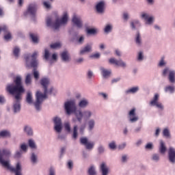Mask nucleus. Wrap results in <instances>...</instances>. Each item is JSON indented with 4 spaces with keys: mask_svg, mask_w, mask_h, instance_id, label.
Segmentation results:
<instances>
[{
    "mask_svg": "<svg viewBox=\"0 0 175 175\" xmlns=\"http://www.w3.org/2000/svg\"><path fill=\"white\" fill-rule=\"evenodd\" d=\"M64 129L66 131V132L70 133V132L71 131V129H70V123H69V122L64 123Z\"/></svg>",
    "mask_w": 175,
    "mask_h": 175,
    "instance_id": "51",
    "label": "nucleus"
},
{
    "mask_svg": "<svg viewBox=\"0 0 175 175\" xmlns=\"http://www.w3.org/2000/svg\"><path fill=\"white\" fill-rule=\"evenodd\" d=\"M77 129H79V127L77 126V124L74 125L73 134H72V137L74 139H77Z\"/></svg>",
    "mask_w": 175,
    "mask_h": 175,
    "instance_id": "45",
    "label": "nucleus"
},
{
    "mask_svg": "<svg viewBox=\"0 0 175 175\" xmlns=\"http://www.w3.org/2000/svg\"><path fill=\"white\" fill-rule=\"evenodd\" d=\"M92 51V43L87 44L83 48H82L79 52V55H84Z\"/></svg>",
    "mask_w": 175,
    "mask_h": 175,
    "instance_id": "19",
    "label": "nucleus"
},
{
    "mask_svg": "<svg viewBox=\"0 0 175 175\" xmlns=\"http://www.w3.org/2000/svg\"><path fill=\"white\" fill-rule=\"evenodd\" d=\"M43 5L46 9H50V8H51V5L49 1H44Z\"/></svg>",
    "mask_w": 175,
    "mask_h": 175,
    "instance_id": "62",
    "label": "nucleus"
},
{
    "mask_svg": "<svg viewBox=\"0 0 175 175\" xmlns=\"http://www.w3.org/2000/svg\"><path fill=\"white\" fill-rule=\"evenodd\" d=\"M44 58L46 61H49V59L50 58V52L49 51V49H45V50H44Z\"/></svg>",
    "mask_w": 175,
    "mask_h": 175,
    "instance_id": "48",
    "label": "nucleus"
},
{
    "mask_svg": "<svg viewBox=\"0 0 175 175\" xmlns=\"http://www.w3.org/2000/svg\"><path fill=\"white\" fill-rule=\"evenodd\" d=\"M23 155V152L21 150H17L15 153V158H21Z\"/></svg>",
    "mask_w": 175,
    "mask_h": 175,
    "instance_id": "58",
    "label": "nucleus"
},
{
    "mask_svg": "<svg viewBox=\"0 0 175 175\" xmlns=\"http://www.w3.org/2000/svg\"><path fill=\"white\" fill-rule=\"evenodd\" d=\"M108 147L109 148V150H116L117 148V144L116 143V141H112L111 142L109 145Z\"/></svg>",
    "mask_w": 175,
    "mask_h": 175,
    "instance_id": "41",
    "label": "nucleus"
},
{
    "mask_svg": "<svg viewBox=\"0 0 175 175\" xmlns=\"http://www.w3.org/2000/svg\"><path fill=\"white\" fill-rule=\"evenodd\" d=\"M87 75H88V79H92V77L94 76V72L91 70H89L88 71Z\"/></svg>",
    "mask_w": 175,
    "mask_h": 175,
    "instance_id": "61",
    "label": "nucleus"
},
{
    "mask_svg": "<svg viewBox=\"0 0 175 175\" xmlns=\"http://www.w3.org/2000/svg\"><path fill=\"white\" fill-rule=\"evenodd\" d=\"M66 151V147H62L60 150V157H63Z\"/></svg>",
    "mask_w": 175,
    "mask_h": 175,
    "instance_id": "64",
    "label": "nucleus"
},
{
    "mask_svg": "<svg viewBox=\"0 0 175 175\" xmlns=\"http://www.w3.org/2000/svg\"><path fill=\"white\" fill-rule=\"evenodd\" d=\"M150 159L152 162L158 163L161 161V154L159 153H153L150 157Z\"/></svg>",
    "mask_w": 175,
    "mask_h": 175,
    "instance_id": "28",
    "label": "nucleus"
},
{
    "mask_svg": "<svg viewBox=\"0 0 175 175\" xmlns=\"http://www.w3.org/2000/svg\"><path fill=\"white\" fill-rule=\"evenodd\" d=\"M72 23L77 28H83V20L80 16H77V15H74L72 19Z\"/></svg>",
    "mask_w": 175,
    "mask_h": 175,
    "instance_id": "15",
    "label": "nucleus"
},
{
    "mask_svg": "<svg viewBox=\"0 0 175 175\" xmlns=\"http://www.w3.org/2000/svg\"><path fill=\"white\" fill-rule=\"evenodd\" d=\"M128 159H129L128 154L122 155L121 162H122V163H126V162H128Z\"/></svg>",
    "mask_w": 175,
    "mask_h": 175,
    "instance_id": "50",
    "label": "nucleus"
},
{
    "mask_svg": "<svg viewBox=\"0 0 175 175\" xmlns=\"http://www.w3.org/2000/svg\"><path fill=\"white\" fill-rule=\"evenodd\" d=\"M140 17L142 20H144L146 25H151V24L154 23V16H150V14L147 12H142Z\"/></svg>",
    "mask_w": 175,
    "mask_h": 175,
    "instance_id": "13",
    "label": "nucleus"
},
{
    "mask_svg": "<svg viewBox=\"0 0 175 175\" xmlns=\"http://www.w3.org/2000/svg\"><path fill=\"white\" fill-rule=\"evenodd\" d=\"M129 121L131 124H135L139 121V116L136 114V108H133L129 111Z\"/></svg>",
    "mask_w": 175,
    "mask_h": 175,
    "instance_id": "12",
    "label": "nucleus"
},
{
    "mask_svg": "<svg viewBox=\"0 0 175 175\" xmlns=\"http://www.w3.org/2000/svg\"><path fill=\"white\" fill-rule=\"evenodd\" d=\"M28 146L31 150H37L38 145H36V142L33 139H29L28 140Z\"/></svg>",
    "mask_w": 175,
    "mask_h": 175,
    "instance_id": "32",
    "label": "nucleus"
},
{
    "mask_svg": "<svg viewBox=\"0 0 175 175\" xmlns=\"http://www.w3.org/2000/svg\"><path fill=\"white\" fill-rule=\"evenodd\" d=\"M168 161L170 163L174 165L175 163V148L170 147L168 150Z\"/></svg>",
    "mask_w": 175,
    "mask_h": 175,
    "instance_id": "16",
    "label": "nucleus"
},
{
    "mask_svg": "<svg viewBox=\"0 0 175 175\" xmlns=\"http://www.w3.org/2000/svg\"><path fill=\"white\" fill-rule=\"evenodd\" d=\"M26 102L29 105H32V103H33V98L32 97V92L31 91H27V92Z\"/></svg>",
    "mask_w": 175,
    "mask_h": 175,
    "instance_id": "27",
    "label": "nucleus"
},
{
    "mask_svg": "<svg viewBox=\"0 0 175 175\" xmlns=\"http://www.w3.org/2000/svg\"><path fill=\"white\" fill-rule=\"evenodd\" d=\"M61 47V43L56 42L51 44V49H59Z\"/></svg>",
    "mask_w": 175,
    "mask_h": 175,
    "instance_id": "52",
    "label": "nucleus"
},
{
    "mask_svg": "<svg viewBox=\"0 0 175 175\" xmlns=\"http://www.w3.org/2000/svg\"><path fill=\"white\" fill-rule=\"evenodd\" d=\"M64 109L68 116L74 114L75 118H72V122H76V121L81 122L83 120H84L85 121H88V131H92L94 128H95L97 117L96 112L90 109H85L83 111L77 109V107H76V100L75 99L66 102L64 103Z\"/></svg>",
    "mask_w": 175,
    "mask_h": 175,
    "instance_id": "1",
    "label": "nucleus"
},
{
    "mask_svg": "<svg viewBox=\"0 0 175 175\" xmlns=\"http://www.w3.org/2000/svg\"><path fill=\"white\" fill-rule=\"evenodd\" d=\"M79 142L81 146H84L85 150H88V151H92L94 147H95V142L88 141L87 137H81Z\"/></svg>",
    "mask_w": 175,
    "mask_h": 175,
    "instance_id": "8",
    "label": "nucleus"
},
{
    "mask_svg": "<svg viewBox=\"0 0 175 175\" xmlns=\"http://www.w3.org/2000/svg\"><path fill=\"white\" fill-rule=\"evenodd\" d=\"M39 53L38 51H34L32 55L31 53H27L24 55V58L26 62V66L27 68H33V77L36 80L39 79V72L36 70L38 67V55Z\"/></svg>",
    "mask_w": 175,
    "mask_h": 175,
    "instance_id": "5",
    "label": "nucleus"
},
{
    "mask_svg": "<svg viewBox=\"0 0 175 175\" xmlns=\"http://www.w3.org/2000/svg\"><path fill=\"white\" fill-rule=\"evenodd\" d=\"M90 105V101L87 100V98H83L81 100L78 104L79 107H81V109H85L87 106Z\"/></svg>",
    "mask_w": 175,
    "mask_h": 175,
    "instance_id": "25",
    "label": "nucleus"
},
{
    "mask_svg": "<svg viewBox=\"0 0 175 175\" xmlns=\"http://www.w3.org/2000/svg\"><path fill=\"white\" fill-rule=\"evenodd\" d=\"M30 161L31 163H38V154L34 152H32L30 155Z\"/></svg>",
    "mask_w": 175,
    "mask_h": 175,
    "instance_id": "34",
    "label": "nucleus"
},
{
    "mask_svg": "<svg viewBox=\"0 0 175 175\" xmlns=\"http://www.w3.org/2000/svg\"><path fill=\"white\" fill-rule=\"evenodd\" d=\"M6 90L11 95H15V100L12 104V111L14 114L20 113V111H21V95L25 92V89L21 81V76H16L14 79V83L8 84Z\"/></svg>",
    "mask_w": 175,
    "mask_h": 175,
    "instance_id": "2",
    "label": "nucleus"
},
{
    "mask_svg": "<svg viewBox=\"0 0 175 175\" xmlns=\"http://www.w3.org/2000/svg\"><path fill=\"white\" fill-rule=\"evenodd\" d=\"M110 65H115V66H121L122 68H126V63L122 59H117L115 57H111L109 59Z\"/></svg>",
    "mask_w": 175,
    "mask_h": 175,
    "instance_id": "14",
    "label": "nucleus"
},
{
    "mask_svg": "<svg viewBox=\"0 0 175 175\" xmlns=\"http://www.w3.org/2000/svg\"><path fill=\"white\" fill-rule=\"evenodd\" d=\"M141 24H140V21H139L138 20H135L131 22V29H136L137 28H139V27H141Z\"/></svg>",
    "mask_w": 175,
    "mask_h": 175,
    "instance_id": "31",
    "label": "nucleus"
},
{
    "mask_svg": "<svg viewBox=\"0 0 175 175\" xmlns=\"http://www.w3.org/2000/svg\"><path fill=\"white\" fill-rule=\"evenodd\" d=\"M3 139H9L12 137V133L9 131V130H3L0 131V138Z\"/></svg>",
    "mask_w": 175,
    "mask_h": 175,
    "instance_id": "24",
    "label": "nucleus"
},
{
    "mask_svg": "<svg viewBox=\"0 0 175 175\" xmlns=\"http://www.w3.org/2000/svg\"><path fill=\"white\" fill-rule=\"evenodd\" d=\"M159 133H161V129L159 127H157L154 132V136L155 137H159Z\"/></svg>",
    "mask_w": 175,
    "mask_h": 175,
    "instance_id": "59",
    "label": "nucleus"
},
{
    "mask_svg": "<svg viewBox=\"0 0 175 175\" xmlns=\"http://www.w3.org/2000/svg\"><path fill=\"white\" fill-rule=\"evenodd\" d=\"M98 153L100 154H105V146L102 144L98 145L97 148Z\"/></svg>",
    "mask_w": 175,
    "mask_h": 175,
    "instance_id": "42",
    "label": "nucleus"
},
{
    "mask_svg": "<svg viewBox=\"0 0 175 175\" xmlns=\"http://www.w3.org/2000/svg\"><path fill=\"white\" fill-rule=\"evenodd\" d=\"M159 68H163L166 66V61H165V57H161L158 64Z\"/></svg>",
    "mask_w": 175,
    "mask_h": 175,
    "instance_id": "43",
    "label": "nucleus"
},
{
    "mask_svg": "<svg viewBox=\"0 0 175 175\" xmlns=\"http://www.w3.org/2000/svg\"><path fill=\"white\" fill-rule=\"evenodd\" d=\"M162 134L163 137H165V139H172V134L170 133V130L169 128L163 129Z\"/></svg>",
    "mask_w": 175,
    "mask_h": 175,
    "instance_id": "29",
    "label": "nucleus"
},
{
    "mask_svg": "<svg viewBox=\"0 0 175 175\" xmlns=\"http://www.w3.org/2000/svg\"><path fill=\"white\" fill-rule=\"evenodd\" d=\"M159 152L160 154H165L166 152V146L163 140L160 141V146L159 147Z\"/></svg>",
    "mask_w": 175,
    "mask_h": 175,
    "instance_id": "30",
    "label": "nucleus"
},
{
    "mask_svg": "<svg viewBox=\"0 0 175 175\" xmlns=\"http://www.w3.org/2000/svg\"><path fill=\"white\" fill-rule=\"evenodd\" d=\"M85 124H83L79 126V133H81V135H83V133H84V131H85Z\"/></svg>",
    "mask_w": 175,
    "mask_h": 175,
    "instance_id": "53",
    "label": "nucleus"
},
{
    "mask_svg": "<svg viewBox=\"0 0 175 175\" xmlns=\"http://www.w3.org/2000/svg\"><path fill=\"white\" fill-rule=\"evenodd\" d=\"M112 29H113V25L108 24L104 28V32L105 33H110V32L112 31Z\"/></svg>",
    "mask_w": 175,
    "mask_h": 175,
    "instance_id": "38",
    "label": "nucleus"
},
{
    "mask_svg": "<svg viewBox=\"0 0 175 175\" xmlns=\"http://www.w3.org/2000/svg\"><path fill=\"white\" fill-rule=\"evenodd\" d=\"M20 148L22 152H27L28 151V146L25 144H21Z\"/></svg>",
    "mask_w": 175,
    "mask_h": 175,
    "instance_id": "44",
    "label": "nucleus"
},
{
    "mask_svg": "<svg viewBox=\"0 0 175 175\" xmlns=\"http://www.w3.org/2000/svg\"><path fill=\"white\" fill-rule=\"evenodd\" d=\"M145 148H146V150H152V148H154V145H153L152 143H151V142L148 143V144L145 146Z\"/></svg>",
    "mask_w": 175,
    "mask_h": 175,
    "instance_id": "55",
    "label": "nucleus"
},
{
    "mask_svg": "<svg viewBox=\"0 0 175 175\" xmlns=\"http://www.w3.org/2000/svg\"><path fill=\"white\" fill-rule=\"evenodd\" d=\"M13 54L14 57H18V54H20V47L15 46L13 49Z\"/></svg>",
    "mask_w": 175,
    "mask_h": 175,
    "instance_id": "47",
    "label": "nucleus"
},
{
    "mask_svg": "<svg viewBox=\"0 0 175 175\" xmlns=\"http://www.w3.org/2000/svg\"><path fill=\"white\" fill-rule=\"evenodd\" d=\"M141 131H142V126H137L135 129H134L133 132L135 133H139L141 132Z\"/></svg>",
    "mask_w": 175,
    "mask_h": 175,
    "instance_id": "63",
    "label": "nucleus"
},
{
    "mask_svg": "<svg viewBox=\"0 0 175 175\" xmlns=\"http://www.w3.org/2000/svg\"><path fill=\"white\" fill-rule=\"evenodd\" d=\"M88 35H96L98 33V29L91 28L87 30Z\"/></svg>",
    "mask_w": 175,
    "mask_h": 175,
    "instance_id": "40",
    "label": "nucleus"
},
{
    "mask_svg": "<svg viewBox=\"0 0 175 175\" xmlns=\"http://www.w3.org/2000/svg\"><path fill=\"white\" fill-rule=\"evenodd\" d=\"M60 57L62 62H70V53L68 51H64L60 53Z\"/></svg>",
    "mask_w": 175,
    "mask_h": 175,
    "instance_id": "17",
    "label": "nucleus"
},
{
    "mask_svg": "<svg viewBox=\"0 0 175 175\" xmlns=\"http://www.w3.org/2000/svg\"><path fill=\"white\" fill-rule=\"evenodd\" d=\"M30 38L31 39L33 43L37 44V43H39V39H38V36L36 34L31 33L29 34Z\"/></svg>",
    "mask_w": 175,
    "mask_h": 175,
    "instance_id": "37",
    "label": "nucleus"
},
{
    "mask_svg": "<svg viewBox=\"0 0 175 175\" xmlns=\"http://www.w3.org/2000/svg\"><path fill=\"white\" fill-rule=\"evenodd\" d=\"M32 74H27L25 78V83L27 85H29L31 83Z\"/></svg>",
    "mask_w": 175,
    "mask_h": 175,
    "instance_id": "39",
    "label": "nucleus"
},
{
    "mask_svg": "<svg viewBox=\"0 0 175 175\" xmlns=\"http://www.w3.org/2000/svg\"><path fill=\"white\" fill-rule=\"evenodd\" d=\"M48 175H57L55 168L54 167H51L49 168Z\"/></svg>",
    "mask_w": 175,
    "mask_h": 175,
    "instance_id": "49",
    "label": "nucleus"
},
{
    "mask_svg": "<svg viewBox=\"0 0 175 175\" xmlns=\"http://www.w3.org/2000/svg\"><path fill=\"white\" fill-rule=\"evenodd\" d=\"M36 12H38V5L31 3L28 5L27 11L24 12V16L35 17L36 16Z\"/></svg>",
    "mask_w": 175,
    "mask_h": 175,
    "instance_id": "10",
    "label": "nucleus"
},
{
    "mask_svg": "<svg viewBox=\"0 0 175 175\" xmlns=\"http://www.w3.org/2000/svg\"><path fill=\"white\" fill-rule=\"evenodd\" d=\"M100 171L101 172L102 175L109 174V167L105 163H102L100 165Z\"/></svg>",
    "mask_w": 175,
    "mask_h": 175,
    "instance_id": "23",
    "label": "nucleus"
},
{
    "mask_svg": "<svg viewBox=\"0 0 175 175\" xmlns=\"http://www.w3.org/2000/svg\"><path fill=\"white\" fill-rule=\"evenodd\" d=\"M5 32H7L8 33L4 36V39L7 42H9V40H10V39H12V34L8 32V30Z\"/></svg>",
    "mask_w": 175,
    "mask_h": 175,
    "instance_id": "54",
    "label": "nucleus"
},
{
    "mask_svg": "<svg viewBox=\"0 0 175 175\" xmlns=\"http://www.w3.org/2000/svg\"><path fill=\"white\" fill-rule=\"evenodd\" d=\"M164 91H165V92H169V94H174L175 87L173 85H167L164 88Z\"/></svg>",
    "mask_w": 175,
    "mask_h": 175,
    "instance_id": "33",
    "label": "nucleus"
},
{
    "mask_svg": "<svg viewBox=\"0 0 175 175\" xmlns=\"http://www.w3.org/2000/svg\"><path fill=\"white\" fill-rule=\"evenodd\" d=\"M6 102V99H5V96L3 95H0V105H3Z\"/></svg>",
    "mask_w": 175,
    "mask_h": 175,
    "instance_id": "60",
    "label": "nucleus"
},
{
    "mask_svg": "<svg viewBox=\"0 0 175 175\" xmlns=\"http://www.w3.org/2000/svg\"><path fill=\"white\" fill-rule=\"evenodd\" d=\"M23 131L27 136H33V130L31 126L26 125L24 126Z\"/></svg>",
    "mask_w": 175,
    "mask_h": 175,
    "instance_id": "26",
    "label": "nucleus"
},
{
    "mask_svg": "<svg viewBox=\"0 0 175 175\" xmlns=\"http://www.w3.org/2000/svg\"><path fill=\"white\" fill-rule=\"evenodd\" d=\"M135 44L138 46V47H142L143 44V38H142V34H140L139 31H137L135 33Z\"/></svg>",
    "mask_w": 175,
    "mask_h": 175,
    "instance_id": "21",
    "label": "nucleus"
},
{
    "mask_svg": "<svg viewBox=\"0 0 175 175\" xmlns=\"http://www.w3.org/2000/svg\"><path fill=\"white\" fill-rule=\"evenodd\" d=\"M140 90V88L139 86H135V87H133V88H131L126 90H125V94L126 95H129V94H137V92H139Z\"/></svg>",
    "mask_w": 175,
    "mask_h": 175,
    "instance_id": "22",
    "label": "nucleus"
},
{
    "mask_svg": "<svg viewBox=\"0 0 175 175\" xmlns=\"http://www.w3.org/2000/svg\"><path fill=\"white\" fill-rule=\"evenodd\" d=\"M40 84H41L43 90L44 94L40 91H37L36 94V102L34 103V106L37 111H40V106L43 103L44 99H47V95H51L53 91H54V88L51 87L49 88L50 85V79L48 77H43L40 81Z\"/></svg>",
    "mask_w": 175,
    "mask_h": 175,
    "instance_id": "3",
    "label": "nucleus"
},
{
    "mask_svg": "<svg viewBox=\"0 0 175 175\" xmlns=\"http://www.w3.org/2000/svg\"><path fill=\"white\" fill-rule=\"evenodd\" d=\"M88 173L89 175H96V168L95 165H91L88 168Z\"/></svg>",
    "mask_w": 175,
    "mask_h": 175,
    "instance_id": "35",
    "label": "nucleus"
},
{
    "mask_svg": "<svg viewBox=\"0 0 175 175\" xmlns=\"http://www.w3.org/2000/svg\"><path fill=\"white\" fill-rule=\"evenodd\" d=\"M84 36H81L77 39V43L78 44H83L84 43Z\"/></svg>",
    "mask_w": 175,
    "mask_h": 175,
    "instance_id": "56",
    "label": "nucleus"
},
{
    "mask_svg": "<svg viewBox=\"0 0 175 175\" xmlns=\"http://www.w3.org/2000/svg\"><path fill=\"white\" fill-rule=\"evenodd\" d=\"M52 121L54 125V130L57 133H61L62 132V120L58 116L53 118Z\"/></svg>",
    "mask_w": 175,
    "mask_h": 175,
    "instance_id": "9",
    "label": "nucleus"
},
{
    "mask_svg": "<svg viewBox=\"0 0 175 175\" xmlns=\"http://www.w3.org/2000/svg\"><path fill=\"white\" fill-rule=\"evenodd\" d=\"M66 167L68 169V170H73V161L68 160L66 163Z\"/></svg>",
    "mask_w": 175,
    "mask_h": 175,
    "instance_id": "46",
    "label": "nucleus"
},
{
    "mask_svg": "<svg viewBox=\"0 0 175 175\" xmlns=\"http://www.w3.org/2000/svg\"><path fill=\"white\" fill-rule=\"evenodd\" d=\"M144 59V53L143 51H140L138 52L137 55V61L138 62H142Z\"/></svg>",
    "mask_w": 175,
    "mask_h": 175,
    "instance_id": "36",
    "label": "nucleus"
},
{
    "mask_svg": "<svg viewBox=\"0 0 175 175\" xmlns=\"http://www.w3.org/2000/svg\"><path fill=\"white\" fill-rule=\"evenodd\" d=\"M161 76L163 77H166L167 76L168 81L171 84H175V70L170 69L169 67H165L161 72Z\"/></svg>",
    "mask_w": 175,
    "mask_h": 175,
    "instance_id": "7",
    "label": "nucleus"
},
{
    "mask_svg": "<svg viewBox=\"0 0 175 175\" xmlns=\"http://www.w3.org/2000/svg\"><path fill=\"white\" fill-rule=\"evenodd\" d=\"M96 12H97L98 14L105 13V1H100L96 5Z\"/></svg>",
    "mask_w": 175,
    "mask_h": 175,
    "instance_id": "20",
    "label": "nucleus"
},
{
    "mask_svg": "<svg viewBox=\"0 0 175 175\" xmlns=\"http://www.w3.org/2000/svg\"><path fill=\"white\" fill-rule=\"evenodd\" d=\"M158 100H159V94H155L153 98L150 102V105L155 107L159 109V110H161L162 111L165 109V107L163 106L162 103H159Z\"/></svg>",
    "mask_w": 175,
    "mask_h": 175,
    "instance_id": "11",
    "label": "nucleus"
},
{
    "mask_svg": "<svg viewBox=\"0 0 175 175\" xmlns=\"http://www.w3.org/2000/svg\"><path fill=\"white\" fill-rule=\"evenodd\" d=\"M126 147V142H123L118 146V150H122Z\"/></svg>",
    "mask_w": 175,
    "mask_h": 175,
    "instance_id": "57",
    "label": "nucleus"
},
{
    "mask_svg": "<svg viewBox=\"0 0 175 175\" xmlns=\"http://www.w3.org/2000/svg\"><path fill=\"white\" fill-rule=\"evenodd\" d=\"M68 12H64L63 14V16L62 18H57L55 21H53V19H51V17L48 16L46 18V25L47 27H51V28H53V29H59V27L61 25H64L68 23Z\"/></svg>",
    "mask_w": 175,
    "mask_h": 175,
    "instance_id": "6",
    "label": "nucleus"
},
{
    "mask_svg": "<svg viewBox=\"0 0 175 175\" xmlns=\"http://www.w3.org/2000/svg\"><path fill=\"white\" fill-rule=\"evenodd\" d=\"M99 69L100 75L103 76V79H109V77H110V75H111V70H107L103 66H100Z\"/></svg>",
    "mask_w": 175,
    "mask_h": 175,
    "instance_id": "18",
    "label": "nucleus"
},
{
    "mask_svg": "<svg viewBox=\"0 0 175 175\" xmlns=\"http://www.w3.org/2000/svg\"><path fill=\"white\" fill-rule=\"evenodd\" d=\"M10 157H12V150L10 149H2L1 152H0V166L12 173H15V175H21V163L18 162L16 164V167H14L10 163Z\"/></svg>",
    "mask_w": 175,
    "mask_h": 175,
    "instance_id": "4",
    "label": "nucleus"
}]
</instances>
